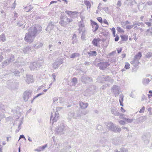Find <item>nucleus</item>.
<instances>
[{"label": "nucleus", "instance_id": "obj_1", "mask_svg": "<svg viewBox=\"0 0 152 152\" xmlns=\"http://www.w3.org/2000/svg\"><path fill=\"white\" fill-rule=\"evenodd\" d=\"M42 28L39 25H36L30 27L28 30V32L26 34L24 38L26 41L28 42H32L37 34L42 31Z\"/></svg>", "mask_w": 152, "mask_h": 152}, {"label": "nucleus", "instance_id": "obj_2", "mask_svg": "<svg viewBox=\"0 0 152 152\" xmlns=\"http://www.w3.org/2000/svg\"><path fill=\"white\" fill-rule=\"evenodd\" d=\"M72 113L69 112L68 114V119L70 120L72 118L78 119L81 116L80 109L78 106L74 105Z\"/></svg>", "mask_w": 152, "mask_h": 152}, {"label": "nucleus", "instance_id": "obj_3", "mask_svg": "<svg viewBox=\"0 0 152 152\" xmlns=\"http://www.w3.org/2000/svg\"><path fill=\"white\" fill-rule=\"evenodd\" d=\"M107 126L109 130L114 132H120L121 131L120 128L116 126L111 122L107 123Z\"/></svg>", "mask_w": 152, "mask_h": 152}, {"label": "nucleus", "instance_id": "obj_4", "mask_svg": "<svg viewBox=\"0 0 152 152\" xmlns=\"http://www.w3.org/2000/svg\"><path fill=\"white\" fill-rule=\"evenodd\" d=\"M59 108H61V107H59L56 109V112L54 111L53 113H52L50 116V122L53 124L54 122H56L58 120V118L59 117L58 113V109Z\"/></svg>", "mask_w": 152, "mask_h": 152}, {"label": "nucleus", "instance_id": "obj_5", "mask_svg": "<svg viewBox=\"0 0 152 152\" xmlns=\"http://www.w3.org/2000/svg\"><path fill=\"white\" fill-rule=\"evenodd\" d=\"M42 66V63L38 60L37 62H34L31 64L29 68L31 70H37Z\"/></svg>", "mask_w": 152, "mask_h": 152}, {"label": "nucleus", "instance_id": "obj_6", "mask_svg": "<svg viewBox=\"0 0 152 152\" xmlns=\"http://www.w3.org/2000/svg\"><path fill=\"white\" fill-rule=\"evenodd\" d=\"M19 20L18 21V22L16 24V26L19 27H21L23 26V28H25V25H24V23L26 22V18L25 16L22 17L21 18H19Z\"/></svg>", "mask_w": 152, "mask_h": 152}, {"label": "nucleus", "instance_id": "obj_7", "mask_svg": "<svg viewBox=\"0 0 152 152\" xmlns=\"http://www.w3.org/2000/svg\"><path fill=\"white\" fill-rule=\"evenodd\" d=\"M80 80L84 84L91 83L93 81V80L91 77L84 75H82Z\"/></svg>", "mask_w": 152, "mask_h": 152}, {"label": "nucleus", "instance_id": "obj_8", "mask_svg": "<svg viewBox=\"0 0 152 152\" xmlns=\"http://www.w3.org/2000/svg\"><path fill=\"white\" fill-rule=\"evenodd\" d=\"M72 19L65 18H61V21L59 22V23L61 26L66 27L67 25L69 23L72 22Z\"/></svg>", "mask_w": 152, "mask_h": 152}, {"label": "nucleus", "instance_id": "obj_9", "mask_svg": "<svg viewBox=\"0 0 152 152\" xmlns=\"http://www.w3.org/2000/svg\"><path fill=\"white\" fill-rule=\"evenodd\" d=\"M120 87L117 85H114L111 88V91L115 97L118 96L120 93Z\"/></svg>", "mask_w": 152, "mask_h": 152}, {"label": "nucleus", "instance_id": "obj_10", "mask_svg": "<svg viewBox=\"0 0 152 152\" xmlns=\"http://www.w3.org/2000/svg\"><path fill=\"white\" fill-rule=\"evenodd\" d=\"M151 137L149 132H148L144 133L142 137V140L145 143L148 144L149 141V139Z\"/></svg>", "mask_w": 152, "mask_h": 152}, {"label": "nucleus", "instance_id": "obj_11", "mask_svg": "<svg viewBox=\"0 0 152 152\" xmlns=\"http://www.w3.org/2000/svg\"><path fill=\"white\" fill-rule=\"evenodd\" d=\"M65 130L64 126L63 124L56 128V131L57 133L60 135L64 134L65 132Z\"/></svg>", "mask_w": 152, "mask_h": 152}, {"label": "nucleus", "instance_id": "obj_12", "mask_svg": "<svg viewBox=\"0 0 152 152\" xmlns=\"http://www.w3.org/2000/svg\"><path fill=\"white\" fill-rule=\"evenodd\" d=\"M63 59L62 58L56 59L53 64V67L55 69L58 68L63 63Z\"/></svg>", "mask_w": 152, "mask_h": 152}, {"label": "nucleus", "instance_id": "obj_13", "mask_svg": "<svg viewBox=\"0 0 152 152\" xmlns=\"http://www.w3.org/2000/svg\"><path fill=\"white\" fill-rule=\"evenodd\" d=\"M110 65V64L108 62H100L97 64V66L99 67L100 69L104 70L106 68Z\"/></svg>", "mask_w": 152, "mask_h": 152}, {"label": "nucleus", "instance_id": "obj_14", "mask_svg": "<svg viewBox=\"0 0 152 152\" xmlns=\"http://www.w3.org/2000/svg\"><path fill=\"white\" fill-rule=\"evenodd\" d=\"M96 87L94 85H91L88 89H86V92L89 94H93L96 91Z\"/></svg>", "mask_w": 152, "mask_h": 152}, {"label": "nucleus", "instance_id": "obj_15", "mask_svg": "<svg viewBox=\"0 0 152 152\" xmlns=\"http://www.w3.org/2000/svg\"><path fill=\"white\" fill-rule=\"evenodd\" d=\"M32 92L30 91H26L23 93V99L25 102H27L31 96Z\"/></svg>", "mask_w": 152, "mask_h": 152}, {"label": "nucleus", "instance_id": "obj_16", "mask_svg": "<svg viewBox=\"0 0 152 152\" xmlns=\"http://www.w3.org/2000/svg\"><path fill=\"white\" fill-rule=\"evenodd\" d=\"M111 111L112 114L116 116H120L121 117L123 116L122 114L118 112L117 109L115 107H112L111 108Z\"/></svg>", "mask_w": 152, "mask_h": 152}, {"label": "nucleus", "instance_id": "obj_17", "mask_svg": "<svg viewBox=\"0 0 152 152\" xmlns=\"http://www.w3.org/2000/svg\"><path fill=\"white\" fill-rule=\"evenodd\" d=\"M55 26V23L54 22H49L46 29V31L50 33V31L53 30Z\"/></svg>", "mask_w": 152, "mask_h": 152}, {"label": "nucleus", "instance_id": "obj_18", "mask_svg": "<svg viewBox=\"0 0 152 152\" xmlns=\"http://www.w3.org/2000/svg\"><path fill=\"white\" fill-rule=\"evenodd\" d=\"M33 76L31 75H27L26 78V82L28 84L32 83L34 82Z\"/></svg>", "mask_w": 152, "mask_h": 152}, {"label": "nucleus", "instance_id": "obj_19", "mask_svg": "<svg viewBox=\"0 0 152 152\" xmlns=\"http://www.w3.org/2000/svg\"><path fill=\"white\" fill-rule=\"evenodd\" d=\"M96 129L98 130L99 132H101V134H105L106 135L107 134V132L104 131L103 128L101 125H97L96 126Z\"/></svg>", "mask_w": 152, "mask_h": 152}, {"label": "nucleus", "instance_id": "obj_20", "mask_svg": "<svg viewBox=\"0 0 152 152\" xmlns=\"http://www.w3.org/2000/svg\"><path fill=\"white\" fill-rule=\"evenodd\" d=\"M31 47L27 46L24 47L23 49V51L24 54L28 53L31 50Z\"/></svg>", "mask_w": 152, "mask_h": 152}, {"label": "nucleus", "instance_id": "obj_21", "mask_svg": "<svg viewBox=\"0 0 152 152\" xmlns=\"http://www.w3.org/2000/svg\"><path fill=\"white\" fill-rule=\"evenodd\" d=\"M79 105L81 108L82 109H85L88 107V103L81 102H80Z\"/></svg>", "mask_w": 152, "mask_h": 152}, {"label": "nucleus", "instance_id": "obj_22", "mask_svg": "<svg viewBox=\"0 0 152 152\" xmlns=\"http://www.w3.org/2000/svg\"><path fill=\"white\" fill-rule=\"evenodd\" d=\"M66 13L68 15L70 16L71 17L74 16V17H76L77 16V12H72L71 11H66Z\"/></svg>", "mask_w": 152, "mask_h": 152}, {"label": "nucleus", "instance_id": "obj_23", "mask_svg": "<svg viewBox=\"0 0 152 152\" xmlns=\"http://www.w3.org/2000/svg\"><path fill=\"white\" fill-rule=\"evenodd\" d=\"M72 39L73 40L72 42V44H74L76 43L77 41V35L75 34H74L72 36Z\"/></svg>", "mask_w": 152, "mask_h": 152}, {"label": "nucleus", "instance_id": "obj_24", "mask_svg": "<svg viewBox=\"0 0 152 152\" xmlns=\"http://www.w3.org/2000/svg\"><path fill=\"white\" fill-rule=\"evenodd\" d=\"M142 56L141 53L140 52H139L134 56V58L139 61L141 58Z\"/></svg>", "mask_w": 152, "mask_h": 152}, {"label": "nucleus", "instance_id": "obj_25", "mask_svg": "<svg viewBox=\"0 0 152 152\" xmlns=\"http://www.w3.org/2000/svg\"><path fill=\"white\" fill-rule=\"evenodd\" d=\"M101 78H104L105 79V80L107 82H109L111 79V78L109 77V76L107 75L106 76L104 77L103 76L102 77L101 76H100L98 77V80H99V79H100Z\"/></svg>", "mask_w": 152, "mask_h": 152}, {"label": "nucleus", "instance_id": "obj_26", "mask_svg": "<svg viewBox=\"0 0 152 152\" xmlns=\"http://www.w3.org/2000/svg\"><path fill=\"white\" fill-rule=\"evenodd\" d=\"M150 81V80L149 79L145 78L143 79L142 82L144 85H146L149 83Z\"/></svg>", "mask_w": 152, "mask_h": 152}, {"label": "nucleus", "instance_id": "obj_27", "mask_svg": "<svg viewBox=\"0 0 152 152\" xmlns=\"http://www.w3.org/2000/svg\"><path fill=\"white\" fill-rule=\"evenodd\" d=\"M120 37L122 41H126L128 39V35H121Z\"/></svg>", "mask_w": 152, "mask_h": 152}, {"label": "nucleus", "instance_id": "obj_28", "mask_svg": "<svg viewBox=\"0 0 152 152\" xmlns=\"http://www.w3.org/2000/svg\"><path fill=\"white\" fill-rule=\"evenodd\" d=\"M10 64V63L7 61V60H6L4 61L3 62L1 63V67L2 68H4L7 65H9Z\"/></svg>", "mask_w": 152, "mask_h": 152}, {"label": "nucleus", "instance_id": "obj_29", "mask_svg": "<svg viewBox=\"0 0 152 152\" xmlns=\"http://www.w3.org/2000/svg\"><path fill=\"white\" fill-rule=\"evenodd\" d=\"M14 56L12 54L10 55L8 59H7L10 63L11 62L14 61Z\"/></svg>", "mask_w": 152, "mask_h": 152}, {"label": "nucleus", "instance_id": "obj_30", "mask_svg": "<svg viewBox=\"0 0 152 152\" xmlns=\"http://www.w3.org/2000/svg\"><path fill=\"white\" fill-rule=\"evenodd\" d=\"M146 35H152V27L148 29L145 32Z\"/></svg>", "mask_w": 152, "mask_h": 152}, {"label": "nucleus", "instance_id": "obj_31", "mask_svg": "<svg viewBox=\"0 0 152 152\" xmlns=\"http://www.w3.org/2000/svg\"><path fill=\"white\" fill-rule=\"evenodd\" d=\"M6 41V39L4 34H2L0 35V41L4 42Z\"/></svg>", "mask_w": 152, "mask_h": 152}, {"label": "nucleus", "instance_id": "obj_32", "mask_svg": "<svg viewBox=\"0 0 152 152\" xmlns=\"http://www.w3.org/2000/svg\"><path fill=\"white\" fill-rule=\"evenodd\" d=\"M99 42V40L98 39L94 38L92 41V43L93 45L96 46H97L98 43Z\"/></svg>", "mask_w": 152, "mask_h": 152}, {"label": "nucleus", "instance_id": "obj_33", "mask_svg": "<svg viewBox=\"0 0 152 152\" xmlns=\"http://www.w3.org/2000/svg\"><path fill=\"white\" fill-rule=\"evenodd\" d=\"M11 72L14 73L16 76H19L20 72L17 69H12Z\"/></svg>", "mask_w": 152, "mask_h": 152}, {"label": "nucleus", "instance_id": "obj_34", "mask_svg": "<svg viewBox=\"0 0 152 152\" xmlns=\"http://www.w3.org/2000/svg\"><path fill=\"white\" fill-rule=\"evenodd\" d=\"M115 152H128L127 149L125 148H121L120 149V151H118L117 150L115 151Z\"/></svg>", "mask_w": 152, "mask_h": 152}, {"label": "nucleus", "instance_id": "obj_35", "mask_svg": "<svg viewBox=\"0 0 152 152\" xmlns=\"http://www.w3.org/2000/svg\"><path fill=\"white\" fill-rule=\"evenodd\" d=\"M84 2L85 4L87 6L88 8V7H89V8L91 7V4L89 1L87 0H84Z\"/></svg>", "mask_w": 152, "mask_h": 152}, {"label": "nucleus", "instance_id": "obj_36", "mask_svg": "<svg viewBox=\"0 0 152 152\" xmlns=\"http://www.w3.org/2000/svg\"><path fill=\"white\" fill-rule=\"evenodd\" d=\"M38 44H36L34 45L33 47L36 48H38L42 47L43 45V44L42 43H39Z\"/></svg>", "mask_w": 152, "mask_h": 152}, {"label": "nucleus", "instance_id": "obj_37", "mask_svg": "<svg viewBox=\"0 0 152 152\" xmlns=\"http://www.w3.org/2000/svg\"><path fill=\"white\" fill-rule=\"evenodd\" d=\"M88 54L90 56H96V52L95 51H91L88 52Z\"/></svg>", "mask_w": 152, "mask_h": 152}, {"label": "nucleus", "instance_id": "obj_38", "mask_svg": "<svg viewBox=\"0 0 152 152\" xmlns=\"http://www.w3.org/2000/svg\"><path fill=\"white\" fill-rule=\"evenodd\" d=\"M152 56V53L149 52L146 53L145 57L147 58H149Z\"/></svg>", "mask_w": 152, "mask_h": 152}, {"label": "nucleus", "instance_id": "obj_39", "mask_svg": "<svg viewBox=\"0 0 152 152\" xmlns=\"http://www.w3.org/2000/svg\"><path fill=\"white\" fill-rule=\"evenodd\" d=\"M131 64H137L138 63H139V61H138L137 59H135L134 58L132 61L131 62Z\"/></svg>", "mask_w": 152, "mask_h": 152}, {"label": "nucleus", "instance_id": "obj_40", "mask_svg": "<svg viewBox=\"0 0 152 152\" xmlns=\"http://www.w3.org/2000/svg\"><path fill=\"white\" fill-rule=\"evenodd\" d=\"M117 31L119 33H124V30L121 28L120 27L118 26L116 28Z\"/></svg>", "mask_w": 152, "mask_h": 152}, {"label": "nucleus", "instance_id": "obj_41", "mask_svg": "<svg viewBox=\"0 0 152 152\" xmlns=\"http://www.w3.org/2000/svg\"><path fill=\"white\" fill-rule=\"evenodd\" d=\"M113 144L115 145H117L119 144L120 142L117 139H114L113 141Z\"/></svg>", "mask_w": 152, "mask_h": 152}, {"label": "nucleus", "instance_id": "obj_42", "mask_svg": "<svg viewBox=\"0 0 152 152\" xmlns=\"http://www.w3.org/2000/svg\"><path fill=\"white\" fill-rule=\"evenodd\" d=\"M79 54L77 53H75L72 54L70 56L71 58H74L79 56Z\"/></svg>", "mask_w": 152, "mask_h": 152}, {"label": "nucleus", "instance_id": "obj_43", "mask_svg": "<svg viewBox=\"0 0 152 152\" xmlns=\"http://www.w3.org/2000/svg\"><path fill=\"white\" fill-rule=\"evenodd\" d=\"M72 82L73 83V85L75 86L77 83V78L75 77L73 78L72 79Z\"/></svg>", "mask_w": 152, "mask_h": 152}, {"label": "nucleus", "instance_id": "obj_44", "mask_svg": "<svg viewBox=\"0 0 152 152\" xmlns=\"http://www.w3.org/2000/svg\"><path fill=\"white\" fill-rule=\"evenodd\" d=\"M47 147V144H45V145H42L41 146H40L39 147V148L41 150H39V151H42L46 147Z\"/></svg>", "mask_w": 152, "mask_h": 152}, {"label": "nucleus", "instance_id": "obj_45", "mask_svg": "<svg viewBox=\"0 0 152 152\" xmlns=\"http://www.w3.org/2000/svg\"><path fill=\"white\" fill-rule=\"evenodd\" d=\"M109 86H110V85H109L108 84H105L102 86L101 88V89L102 90H104L107 87Z\"/></svg>", "mask_w": 152, "mask_h": 152}, {"label": "nucleus", "instance_id": "obj_46", "mask_svg": "<svg viewBox=\"0 0 152 152\" xmlns=\"http://www.w3.org/2000/svg\"><path fill=\"white\" fill-rule=\"evenodd\" d=\"M78 31L80 33L81 32H85V28L84 27H79L78 29Z\"/></svg>", "mask_w": 152, "mask_h": 152}, {"label": "nucleus", "instance_id": "obj_47", "mask_svg": "<svg viewBox=\"0 0 152 152\" xmlns=\"http://www.w3.org/2000/svg\"><path fill=\"white\" fill-rule=\"evenodd\" d=\"M130 67V64L127 62H126L125 63V65L124 66V68L126 69H128Z\"/></svg>", "mask_w": 152, "mask_h": 152}, {"label": "nucleus", "instance_id": "obj_48", "mask_svg": "<svg viewBox=\"0 0 152 152\" xmlns=\"http://www.w3.org/2000/svg\"><path fill=\"white\" fill-rule=\"evenodd\" d=\"M124 119L128 123H131L133 121V120L129 118H124Z\"/></svg>", "mask_w": 152, "mask_h": 152}, {"label": "nucleus", "instance_id": "obj_49", "mask_svg": "<svg viewBox=\"0 0 152 152\" xmlns=\"http://www.w3.org/2000/svg\"><path fill=\"white\" fill-rule=\"evenodd\" d=\"M133 26H140V23L138 21H135L133 22Z\"/></svg>", "mask_w": 152, "mask_h": 152}, {"label": "nucleus", "instance_id": "obj_50", "mask_svg": "<svg viewBox=\"0 0 152 152\" xmlns=\"http://www.w3.org/2000/svg\"><path fill=\"white\" fill-rule=\"evenodd\" d=\"M85 32H82V36L81 37V39L83 40H84L85 39Z\"/></svg>", "mask_w": 152, "mask_h": 152}, {"label": "nucleus", "instance_id": "obj_51", "mask_svg": "<svg viewBox=\"0 0 152 152\" xmlns=\"http://www.w3.org/2000/svg\"><path fill=\"white\" fill-rule=\"evenodd\" d=\"M124 95L121 94L119 96V102H123L124 100Z\"/></svg>", "mask_w": 152, "mask_h": 152}, {"label": "nucleus", "instance_id": "obj_52", "mask_svg": "<svg viewBox=\"0 0 152 152\" xmlns=\"http://www.w3.org/2000/svg\"><path fill=\"white\" fill-rule=\"evenodd\" d=\"M80 112H81V116L83 115H85L87 113L86 111L84 110H83V111H81L80 110Z\"/></svg>", "mask_w": 152, "mask_h": 152}, {"label": "nucleus", "instance_id": "obj_53", "mask_svg": "<svg viewBox=\"0 0 152 152\" xmlns=\"http://www.w3.org/2000/svg\"><path fill=\"white\" fill-rule=\"evenodd\" d=\"M99 27V26L98 25H96L95 26H92V28L94 29V31L95 32L98 29Z\"/></svg>", "mask_w": 152, "mask_h": 152}, {"label": "nucleus", "instance_id": "obj_54", "mask_svg": "<svg viewBox=\"0 0 152 152\" xmlns=\"http://www.w3.org/2000/svg\"><path fill=\"white\" fill-rule=\"evenodd\" d=\"M106 140L104 137H103L102 139V140H99V142L102 144H104L106 142Z\"/></svg>", "mask_w": 152, "mask_h": 152}, {"label": "nucleus", "instance_id": "obj_55", "mask_svg": "<svg viewBox=\"0 0 152 152\" xmlns=\"http://www.w3.org/2000/svg\"><path fill=\"white\" fill-rule=\"evenodd\" d=\"M111 31L114 37L115 36V28L113 27L111 29Z\"/></svg>", "mask_w": 152, "mask_h": 152}, {"label": "nucleus", "instance_id": "obj_56", "mask_svg": "<svg viewBox=\"0 0 152 152\" xmlns=\"http://www.w3.org/2000/svg\"><path fill=\"white\" fill-rule=\"evenodd\" d=\"M91 23L92 25V26H95L96 25H98L95 22L91 20Z\"/></svg>", "mask_w": 152, "mask_h": 152}, {"label": "nucleus", "instance_id": "obj_57", "mask_svg": "<svg viewBox=\"0 0 152 152\" xmlns=\"http://www.w3.org/2000/svg\"><path fill=\"white\" fill-rule=\"evenodd\" d=\"M128 1V4H133L134 3V0H126Z\"/></svg>", "mask_w": 152, "mask_h": 152}, {"label": "nucleus", "instance_id": "obj_58", "mask_svg": "<svg viewBox=\"0 0 152 152\" xmlns=\"http://www.w3.org/2000/svg\"><path fill=\"white\" fill-rule=\"evenodd\" d=\"M97 19L100 23H102V19L101 17H98L97 18Z\"/></svg>", "mask_w": 152, "mask_h": 152}, {"label": "nucleus", "instance_id": "obj_59", "mask_svg": "<svg viewBox=\"0 0 152 152\" xmlns=\"http://www.w3.org/2000/svg\"><path fill=\"white\" fill-rule=\"evenodd\" d=\"M133 25H127L126 26V28L127 29H129L133 27Z\"/></svg>", "mask_w": 152, "mask_h": 152}, {"label": "nucleus", "instance_id": "obj_60", "mask_svg": "<svg viewBox=\"0 0 152 152\" xmlns=\"http://www.w3.org/2000/svg\"><path fill=\"white\" fill-rule=\"evenodd\" d=\"M145 108L144 106L140 110L139 112L140 113H144Z\"/></svg>", "mask_w": 152, "mask_h": 152}, {"label": "nucleus", "instance_id": "obj_61", "mask_svg": "<svg viewBox=\"0 0 152 152\" xmlns=\"http://www.w3.org/2000/svg\"><path fill=\"white\" fill-rule=\"evenodd\" d=\"M121 5V1H118L116 4V5L118 7H120Z\"/></svg>", "mask_w": 152, "mask_h": 152}, {"label": "nucleus", "instance_id": "obj_62", "mask_svg": "<svg viewBox=\"0 0 152 152\" xmlns=\"http://www.w3.org/2000/svg\"><path fill=\"white\" fill-rule=\"evenodd\" d=\"M119 123L120 124L122 125H124L126 124V122L125 121L123 120H120L119 121Z\"/></svg>", "mask_w": 152, "mask_h": 152}, {"label": "nucleus", "instance_id": "obj_63", "mask_svg": "<svg viewBox=\"0 0 152 152\" xmlns=\"http://www.w3.org/2000/svg\"><path fill=\"white\" fill-rule=\"evenodd\" d=\"M108 8L107 7H104L103 8V10L106 13H107L108 12Z\"/></svg>", "mask_w": 152, "mask_h": 152}, {"label": "nucleus", "instance_id": "obj_64", "mask_svg": "<svg viewBox=\"0 0 152 152\" xmlns=\"http://www.w3.org/2000/svg\"><path fill=\"white\" fill-rule=\"evenodd\" d=\"M4 108L5 107L4 106L0 103V109H1L3 110H4Z\"/></svg>", "mask_w": 152, "mask_h": 152}]
</instances>
